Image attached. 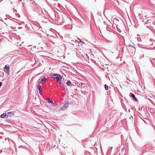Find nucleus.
Listing matches in <instances>:
<instances>
[{
    "label": "nucleus",
    "mask_w": 155,
    "mask_h": 155,
    "mask_svg": "<svg viewBox=\"0 0 155 155\" xmlns=\"http://www.w3.org/2000/svg\"><path fill=\"white\" fill-rule=\"evenodd\" d=\"M132 97L134 99V100L136 101H138V100H137V98L135 97V95L134 94H132L131 95Z\"/></svg>",
    "instance_id": "obj_10"
},
{
    "label": "nucleus",
    "mask_w": 155,
    "mask_h": 155,
    "mask_svg": "<svg viewBox=\"0 0 155 155\" xmlns=\"http://www.w3.org/2000/svg\"><path fill=\"white\" fill-rule=\"evenodd\" d=\"M78 39H79V40H80V42H81V43H83V42L80 39L78 38Z\"/></svg>",
    "instance_id": "obj_20"
},
{
    "label": "nucleus",
    "mask_w": 155,
    "mask_h": 155,
    "mask_svg": "<svg viewBox=\"0 0 155 155\" xmlns=\"http://www.w3.org/2000/svg\"><path fill=\"white\" fill-rule=\"evenodd\" d=\"M153 41L152 40L150 39L149 41L148 42V45L149 46H150L151 47H151L152 49H154L155 48V46L154 45L153 47Z\"/></svg>",
    "instance_id": "obj_4"
},
{
    "label": "nucleus",
    "mask_w": 155,
    "mask_h": 155,
    "mask_svg": "<svg viewBox=\"0 0 155 155\" xmlns=\"http://www.w3.org/2000/svg\"><path fill=\"white\" fill-rule=\"evenodd\" d=\"M104 88H105V90H108V87L106 84L104 85Z\"/></svg>",
    "instance_id": "obj_16"
},
{
    "label": "nucleus",
    "mask_w": 155,
    "mask_h": 155,
    "mask_svg": "<svg viewBox=\"0 0 155 155\" xmlns=\"http://www.w3.org/2000/svg\"><path fill=\"white\" fill-rule=\"evenodd\" d=\"M0 117L1 118H7L8 117H7V113H3V114H2L0 116Z\"/></svg>",
    "instance_id": "obj_6"
},
{
    "label": "nucleus",
    "mask_w": 155,
    "mask_h": 155,
    "mask_svg": "<svg viewBox=\"0 0 155 155\" xmlns=\"http://www.w3.org/2000/svg\"><path fill=\"white\" fill-rule=\"evenodd\" d=\"M79 86L81 87H84L85 86L84 84L83 83H80L79 84Z\"/></svg>",
    "instance_id": "obj_14"
},
{
    "label": "nucleus",
    "mask_w": 155,
    "mask_h": 155,
    "mask_svg": "<svg viewBox=\"0 0 155 155\" xmlns=\"http://www.w3.org/2000/svg\"><path fill=\"white\" fill-rule=\"evenodd\" d=\"M4 73L2 71H0V76H2L4 75Z\"/></svg>",
    "instance_id": "obj_17"
},
{
    "label": "nucleus",
    "mask_w": 155,
    "mask_h": 155,
    "mask_svg": "<svg viewBox=\"0 0 155 155\" xmlns=\"http://www.w3.org/2000/svg\"><path fill=\"white\" fill-rule=\"evenodd\" d=\"M51 77L54 79H56L57 82L59 84H61V82L60 81L62 79V77L59 74H52L51 75Z\"/></svg>",
    "instance_id": "obj_1"
},
{
    "label": "nucleus",
    "mask_w": 155,
    "mask_h": 155,
    "mask_svg": "<svg viewBox=\"0 0 155 155\" xmlns=\"http://www.w3.org/2000/svg\"><path fill=\"white\" fill-rule=\"evenodd\" d=\"M7 117H11L12 115H14V112H9L7 113Z\"/></svg>",
    "instance_id": "obj_5"
},
{
    "label": "nucleus",
    "mask_w": 155,
    "mask_h": 155,
    "mask_svg": "<svg viewBox=\"0 0 155 155\" xmlns=\"http://www.w3.org/2000/svg\"><path fill=\"white\" fill-rule=\"evenodd\" d=\"M4 71L7 74H9L10 71L8 66L6 65L4 68Z\"/></svg>",
    "instance_id": "obj_3"
},
{
    "label": "nucleus",
    "mask_w": 155,
    "mask_h": 155,
    "mask_svg": "<svg viewBox=\"0 0 155 155\" xmlns=\"http://www.w3.org/2000/svg\"><path fill=\"white\" fill-rule=\"evenodd\" d=\"M68 103H66L64 105L63 107L67 108L68 107Z\"/></svg>",
    "instance_id": "obj_13"
},
{
    "label": "nucleus",
    "mask_w": 155,
    "mask_h": 155,
    "mask_svg": "<svg viewBox=\"0 0 155 155\" xmlns=\"http://www.w3.org/2000/svg\"><path fill=\"white\" fill-rule=\"evenodd\" d=\"M106 41L108 43H110L112 41L111 40H108L107 39H106Z\"/></svg>",
    "instance_id": "obj_18"
},
{
    "label": "nucleus",
    "mask_w": 155,
    "mask_h": 155,
    "mask_svg": "<svg viewBox=\"0 0 155 155\" xmlns=\"http://www.w3.org/2000/svg\"><path fill=\"white\" fill-rule=\"evenodd\" d=\"M42 91H39V93H40V94H41V92H42Z\"/></svg>",
    "instance_id": "obj_21"
},
{
    "label": "nucleus",
    "mask_w": 155,
    "mask_h": 155,
    "mask_svg": "<svg viewBox=\"0 0 155 155\" xmlns=\"http://www.w3.org/2000/svg\"><path fill=\"white\" fill-rule=\"evenodd\" d=\"M71 84V82L69 81H67L66 82V84L68 86H70Z\"/></svg>",
    "instance_id": "obj_15"
},
{
    "label": "nucleus",
    "mask_w": 155,
    "mask_h": 155,
    "mask_svg": "<svg viewBox=\"0 0 155 155\" xmlns=\"http://www.w3.org/2000/svg\"><path fill=\"white\" fill-rule=\"evenodd\" d=\"M127 49L129 52L131 54H134L136 51V48L135 47L130 45H128Z\"/></svg>",
    "instance_id": "obj_2"
},
{
    "label": "nucleus",
    "mask_w": 155,
    "mask_h": 155,
    "mask_svg": "<svg viewBox=\"0 0 155 155\" xmlns=\"http://www.w3.org/2000/svg\"><path fill=\"white\" fill-rule=\"evenodd\" d=\"M37 87L39 91H42L43 88L41 86L40 84H38L37 85Z\"/></svg>",
    "instance_id": "obj_7"
},
{
    "label": "nucleus",
    "mask_w": 155,
    "mask_h": 155,
    "mask_svg": "<svg viewBox=\"0 0 155 155\" xmlns=\"http://www.w3.org/2000/svg\"><path fill=\"white\" fill-rule=\"evenodd\" d=\"M149 60L150 61L151 63H152V64L153 65V62H155V59L151 58L149 59Z\"/></svg>",
    "instance_id": "obj_11"
},
{
    "label": "nucleus",
    "mask_w": 155,
    "mask_h": 155,
    "mask_svg": "<svg viewBox=\"0 0 155 155\" xmlns=\"http://www.w3.org/2000/svg\"><path fill=\"white\" fill-rule=\"evenodd\" d=\"M19 1H20V2H21L22 1V0H19Z\"/></svg>",
    "instance_id": "obj_22"
},
{
    "label": "nucleus",
    "mask_w": 155,
    "mask_h": 155,
    "mask_svg": "<svg viewBox=\"0 0 155 155\" xmlns=\"http://www.w3.org/2000/svg\"><path fill=\"white\" fill-rule=\"evenodd\" d=\"M2 85V83L0 81V87H1Z\"/></svg>",
    "instance_id": "obj_19"
},
{
    "label": "nucleus",
    "mask_w": 155,
    "mask_h": 155,
    "mask_svg": "<svg viewBox=\"0 0 155 155\" xmlns=\"http://www.w3.org/2000/svg\"><path fill=\"white\" fill-rule=\"evenodd\" d=\"M46 100L48 101V103H51L52 106H54V103L52 100H50V98H48Z\"/></svg>",
    "instance_id": "obj_8"
},
{
    "label": "nucleus",
    "mask_w": 155,
    "mask_h": 155,
    "mask_svg": "<svg viewBox=\"0 0 155 155\" xmlns=\"http://www.w3.org/2000/svg\"><path fill=\"white\" fill-rule=\"evenodd\" d=\"M71 25H66L65 26V28L67 29H71Z\"/></svg>",
    "instance_id": "obj_12"
},
{
    "label": "nucleus",
    "mask_w": 155,
    "mask_h": 155,
    "mask_svg": "<svg viewBox=\"0 0 155 155\" xmlns=\"http://www.w3.org/2000/svg\"><path fill=\"white\" fill-rule=\"evenodd\" d=\"M47 80V78H43L41 80V82L43 83H45Z\"/></svg>",
    "instance_id": "obj_9"
}]
</instances>
